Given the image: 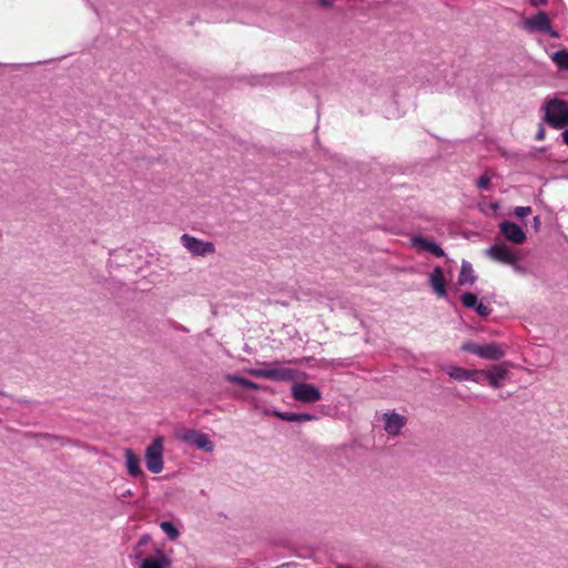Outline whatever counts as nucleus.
<instances>
[{
    "label": "nucleus",
    "mask_w": 568,
    "mask_h": 568,
    "mask_svg": "<svg viewBox=\"0 0 568 568\" xmlns=\"http://www.w3.org/2000/svg\"><path fill=\"white\" fill-rule=\"evenodd\" d=\"M499 230L508 241L515 244H521L526 240L524 230L514 222L503 221L499 224Z\"/></svg>",
    "instance_id": "nucleus-9"
},
{
    "label": "nucleus",
    "mask_w": 568,
    "mask_h": 568,
    "mask_svg": "<svg viewBox=\"0 0 568 568\" xmlns=\"http://www.w3.org/2000/svg\"><path fill=\"white\" fill-rule=\"evenodd\" d=\"M524 28L529 31L546 32L551 37H558L557 32L552 31L550 19L545 11H539L537 14L526 19Z\"/></svg>",
    "instance_id": "nucleus-6"
},
{
    "label": "nucleus",
    "mask_w": 568,
    "mask_h": 568,
    "mask_svg": "<svg viewBox=\"0 0 568 568\" xmlns=\"http://www.w3.org/2000/svg\"><path fill=\"white\" fill-rule=\"evenodd\" d=\"M145 463L149 471L159 474L163 470V438L156 437L145 449Z\"/></svg>",
    "instance_id": "nucleus-2"
},
{
    "label": "nucleus",
    "mask_w": 568,
    "mask_h": 568,
    "mask_svg": "<svg viewBox=\"0 0 568 568\" xmlns=\"http://www.w3.org/2000/svg\"><path fill=\"white\" fill-rule=\"evenodd\" d=\"M530 213H531L530 206H517L515 209V215L520 219L528 216Z\"/></svg>",
    "instance_id": "nucleus-27"
},
{
    "label": "nucleus",
    "mask_w": 568,
    "mask_h": 568,
    "mask_svg": "<svg viewBox=\"0 0 568 568\" xmlns=\"http://www.w3.org/2000/svg\"><path fill=\"white\" fill-rule=\"evenodd\" d=\"M532 7L546 6L548 0H529Z\"/></svg>",
    "instance_id": "nucleus-29"
},
{
    "label": "nucleus",
    "mask_w": 568,
    "mask_h": 568,
    "mask_svg": "<svg viewBox=\"0 0 568 568\" xmlns=\"http://www.w3.org/2000/svg\"><path fill=\"white\" fill-rule=\"evenodd\" d=\"M197 448L203 449L205 452H212L214 448L213 443L209 439L207 435L205 434H197L196 440L194 444Z\"/></svg>",
    "instance_id": "nucleus-21"
},
{
    "label": "nucleus",
    "mask_w": 568,
    "mask_h": 568,
    "mask_svg": "<svg viewBox=\"0 0 568 568\" xmlns=\"http://www.w3.org/2000/svg\"><path fill=\"white\" fill-rule=\"evenodd\" d=\"M252 375L261 378H266L275 382L293 381L296 373L287 367H273V368H256L253 369Z\"/></svg>",
    "instance_id": "nucleus-5"
},
{
    "label": "nucleus",
    "mask_w": 568,
    "mask_h": 568,
    "mask_svg": "<svg viewBox=\"0 0 568 568\" xmlns=\"http://www.w3.org/2000/svg\"><path fill=\"white\" fill-rule=\"evenodd\" d=\"M383 419L384 428L389 435H398L406 423L405 417L397 413L384 414Z\"/></svg>",
    "instance_id": "nucleus-11"
},
{
    "label": "nucleus",
    "mask_w": 568,
    "mask_h": 568,
    "mask_svg": "<svg viewBox=\"0 0 568 568\" xmlns=\"http://www.w3.org/2000/svg\"><path fill=\"white\" fill-rule=\"evenodd\" d=\"M413 246L419 251L430 252L433 255L437 257H443L445 255L443 248L434 242H430L423 236H415L412 240Z\"/></svg>",
    "instance_id": "nucleus-13"
},
{
    "label": "nucleus",
    "mask_w": 568,
    "mask_h": 568,
    "mask_svg": "<svg viewBox=\"0 0 568 568\" xmlns=\"http://www.w3.org/2000/svg\"><path fill=\"white\" fill-rule=\"evenodd\" d=\"M149 541H150V537H149L148 535H144V536H142V537L139 539V546H144V545H146Z\"/></svg>",
    "instance_id": "nucleus-30"
},
{
    "label": "nucleus",
    "mask_w": 568,
    "mask_h": 568,
    "mask_svg": "<svg viewBox=\"0 0 568 568\" xmlns=\"http://www.w3.org/2000/svg\"><path fill=\"white\" fill-rule=\"evenodd\" d=\"M226 379L231 383H234V384H237V385H241L245 388H248V389H258V385L255 384L254 382L250 381V379H246L244 377H241V376H236V375H227L226 376Z\"/></svg>",
    "instance_id": "nucleus-19"
},
{
    "label": "nucleus",
    "mask_w": 568,
    "mask_h": 568,
    "mask_svg": "<svg viewBox=\"0 0 568 568\" xmlns=\"http://www.w3.org/2000/svg\"><path fill=\"white\" fill-rule=\"evenodd\" d=\"M160 527L171 540L180 536L178 528L171 521H162Z\"/></svg>",
    "instance_id": "nucleus-22"
},
{
    "label": "nucleus",
    "mask_w": 568,
    "mask_h": 568,
    "mask_svg": "<svg viewBox=\"0 0 568 568\" xmlns=\"http://www.w3.org/2000/svg\"><path fill=\"white\" fill-rule=\"evenodd\" d=\"M552 61L559 69L568 71V50L562 49L554 53Z\"/></svg>",
    "instance_id": "nucleus-18"
},
{
    "label": "nucleus",
    "mask_w": 568,
    "mask_h": 568,
    "mask_svg": "<svg viewBox=\"0 0 568 568\" xmlns=\"http://www.w3.org/2000/svg\"><path fill=\"white\" fill-rule=\"evenodd\" d=\"M476 280L473 266L468 262H464L458 275V283L460 285L473 284Z\"/></svg>",
    "instance_id": "nucleus-16"
},
{
    "label": "nucleus",
    "mask_w": 568,
    "mask_h": 568,
    "mask_svg": "<svg viewBox=\"0 0 568 568\" xmlns=\"http://www.w3.org/2000/svg\"><path fill=\"white\" fill-rule=\"evenodd\" d=\"M487 253L493 260L500 262L503 264L514 266L518 262L517 256L511 252V250L507 245L503 243L490 246Z\"/></svg>",
    "instance_id": "nucleus-8"
},
{
    "label": "nucleus",
    "mask_w": 568,
    "mask_h": 568,
    "mask_svg": "<svg viewBox=\"0 0 568 568\" xmlns=\"http://www.w3.org/2000/svg\"><path fill=\"white\" fill-rule=\"evenodd\" d=\"M166 562L165 556H162L160 559L149 557L142 561L141 568H165Z\"/></svg>",
    "instance_id": "nucleus-20"
},
{
    "label": "nucleus",
    "mask_w": 568,
    "mask_h": 568,
    "mask_svg": "<svg viewBox=\"0 0 568 568\" xmlns=\"http://www.w3.org/2000/svg\"><path fill=\"white\" fill-rule=\"evenodd\" d=\"M479 375L484 376L491 387L499 388L501 386V381H504L508 375V369L505 365H495L490 369L479 371Z\"/></svg>",
    "instance_id": "nucleus-10"
},
{
    "label": "nucleus",
    "mask_w": 568,
    "mask_h": 568,
    "mask_svg": "<svg viewBox=\"0 0 568 568\" xmlns=\"http://www.w3.org/2000/svg\"><path fill=\"white\" fill-rule=\"evenodd\" d=\"M477 186L481 190H487L490 186V176L488 174H483L478 181Z\"/></svg>",
    "instance_id": "nucleus-26"
},
{
    "label": "nucleus",
    "mask_w": 568,
    "mask_h": 568,
    "mask_svg": "<svg viewBox=\"0 0 568 568\" xmlns=\"http://www.w3.org/2000/svg\"><path fill=\"white\" fill-rule=\"evenodd\" d=\"M463 304L467 308H475L478 300L477 295L470 292L464 293L460 297Z\"/></svg>",
    "instance_id": "nucleus-23"
},
{
    "label": "nucleus",
    "mask_w": 568,
    "mask_h": 568,
    "mask_svg": "<svg viewBox=\"0 0 568 568\" xmlns=\"http://www.w3.org/2000/svg\"><path fill=\"white\" fill-rule=\"evenodd\" d=\"M125 465L130 476L138 477L142 476L143 471L140 467V458L130 448L124 450Z\"/></svg>",
    "instance_id": "nucleus-15"
},
{
    "label": "nucleus",
    "mask_w": 568,
    "mask_h": 568,
    "mask_svg": "<svg viewBox=\"0 0 568 568\" xmlns=\"http://www.w3.org/2000/svg\"><path fill=\"white\" fill-rule=\"evenodd\" d=\"M462 349L475 354L481 358L498 361L505 356V351L497 343L479 345L476 343H465Z\"/></svg>",
    "instance_id": "nucleus-3"
},
{
    "label": "nucleus",
    "mask_w": 568,
    "mask_h": 568,
    "mask_svg": "<svg viewBox=\"0 0 568 568\" xmlns=\"http://www.w3.org/2000/svg\"><path fill=\"white\" fill-rule=\"evenodd\" d=\"M429 281L430 285L439 297L446 296V281L444 272L439 266L433 270Z\"/></svg>",
    "instance_id": "nucleus-14"
},
{
    "label": "nucleus",
    "mask_w": 568,
    "mask_h": 568,
    "mask_svg": "<svg viewBox=\"0 0 568 568\" xmlns=\"http://www.w3.org/2000/svg\"><path fill=\"white\" fill-rule=\"evenodd\" d=\"M274 415L278 417L282 420L286 422H308L314 419L313 415L310 414H300V413H281V412H274Z\"/></svg>",
    "instance_id": "nucleus-17"
},
{
    "label": "nucleus",
    "mask_w": 568,
    "mask_h": 568,
    "mask_svg": "<svg viewBox=\"0 0 568 568\" xmlns=\"http://www.w3.org/2000/svg\"><path fill=\"white\" fill-rule=\"evenodd\" d=\"M197 434H200L199 432L196 430H192V429H189V430H185L183 433V435L181 436V438L184 440V442H187V443H191V444H195V440H196V436Z\"/></svg>",
    "instance_id": "nucleus-24"
},
{
    "label": "nucleus",
    "mask_w": 568,
    "mask_h": 568,
    "mask_svg": "<svg viewBox=\"0 0 568 568\" xmlns=\"http://www.w3.org/2000/svg\"><path fill=\"white\" fill-rule=\"evenodd\" d=\"M542 110L545 111L544 121L551 128L559 130L568 126V103L565 100L548 99Z\"/></svg>",
    "instance_id": "nucleus-1"
},
{
    "label": "nucleus",
    "mask_w": 568,
    "mask_h": 568,
    "mask_svg": "<svg viewBox=\"0 0 568 568\" xmlns=\"http://www.w3.org/2000/svg\"><path fill=\"white\" fill-rule=\"evenodd\" d=\"M335 568H347V567H346V566H344V565H338V566H337V567H335Z\"/></svg>",
    "instance_id": "nucleus-33"
},
{
    "label": "nucleus",
    "mask_w": 568,
    "mask_h": 568,
    "mask_svg": "<svg viewBox=\"0 0 568 568\" xmlns=\"http://www.w3.org/2000/svg\"><path fill=\"white\" fill-rule=\"evenodd\" d=\"M181 243L195 256H206L215 253V246L212 242L203 241L189 234L181 236Z\"/></svg>",
    "instance_id": "nucleus-4"
},
{
    "label": "nucleus",
    "mask_w": 568,
    "mask_h": 568,
    "mask_svg": "<svg viewBox=\"0 0 568 568\" xmlns=\"http://www.w3.org/2000/svg\"><path fill=\"white\" fill-rule=\"evenodd\" d=\"M475 310H476L477 314L483 317H486L491 313V308L481 302L480 303L477 302Z\"/></svg>",
    "instance_id": "nucleus-25"
},
{
    "label": "nucleus",
    "mask_w": 568,
    "mask_h": 568,
    "mask_svg": "<svg viewBox=\"0 0 568 568\" xmlns=\"http://www.w3.org/2000/svg\"><path fill=\"white\" fill-rule=\"evenodd\" d=\"M292 395L294 399L302 403H315L322 398L318 388L307 383H296L292 387Z\"/></svg>",
    "instance_id": "nucleus-7"
},
{
    "label": "nucleus",
    "mask_w": 568,
    "mask_h": 568,
    "mask_svg": "<svg viewBox=\"0 0 568 568\" xmlns=\"http://www.w3.org/2000/svg\"><path fill=\"white\" fill-rule=\"evenodd\" d=\"M545 138H546V130H545L544 125L540 124L539 128H538V131L536 133L535 139L537 141H542V140H545Z\"/></svg>",
    "instance_id": "nucleus-28"
},
{
    "label": "nucleus",
    "mask_w": 568,
    "mask_h": 568,
    "mask_svg": "<svg viewBox=\"0 0 568 568\" xmlns=\"http://www.w3.org/2000/svg\"><path fill=\"white\" fill-rule=\"evenodd\" d=\"M534 223H535V225H536V226L539 224V217H538V216H536V217L534 219Z\"/></svg>",
    "instance_id": "nucleus-32"
},
{
    "label": "nucleus",
    "mask_w": 568,
    "mask_h": 568,
    "mask_svg": "<svg viewBox=\"0 0 568 568\" xmlns=\"http://www.w3.org/2000/svg\"><path fill=\"white\" fill-rule=\"evenodd\" d=\"M446 373L448 374V376L450 378L456 379V381L470 379L474 382H479L477 378V376L479 375V371H477V369H466V368L458 367V366H448L446 368Z\"/></svg>",
    "instance_id": "nucleus-12"
},
{
    "label": "nucleus",
    "mask_w": 568,
    "mask_h": 568,
    "mask_svg": "<svg viewBox=\"0 0 568 568\" xmlns=\"http://www.w3.org/2000/svg\"><path fill=\"white\" fill-rule=\"evenodd\" d=\"M318 3L324 8H331L332 7V0H318Z\"/></svg>",
    "instance_id": "nucleus-31"
}]
</instances>
